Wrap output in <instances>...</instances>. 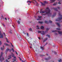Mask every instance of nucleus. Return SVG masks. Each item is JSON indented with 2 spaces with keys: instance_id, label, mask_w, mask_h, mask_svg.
Returning <instances> with one entry per match:
<instances>
[{
  "instance_id": "nucleus-1",
  "label": "nucleus",
  "mask_w": 62,
  "mask_h": 62,
  "mask_svg": "<svg viewBox=\"0 0 62 62\" xmlns=\"http://www.w3.org/2000/svg\"><path fill=\"white\" fill-rule=\"evenodd\" d=\"M51 10L50 9L48 8H47L45 10V11H40V13H44L45 12L47 14H50V15H52V13H50Z\"/></svg>"
},
{
  "instance_id": "nucleus-2",
  "label": "nucleus",
  "mask_w": 62,
  "mask_h": 62,
  "mask_svg": "<svg viewBox=\"0 0 62 62\" xmlns=\"http://www.w3.org/2000/svg\"><path fill=\"white\" fill-rule=\"evenodd\" d=\"M59 15L60 17L58 18L56 20V21H59V22L60 23V22H61V20L62 19V15H61L60 13H59Z\"/></svg>"
},
{
  "instance_id": "nucleus-3",
  "label": "nucleus",
  "mask_w": 62,
  "mask_h": 62,
  "mask_svg": "<svg viewBox=\"0 0 62 62\" xmlns=\"http://www.w3.org/2000/svg\"><path fill=\"white\" fill-rule=\"evenodd\" d=\"M3 52H1L0 56V61H1V62H2V61L4 60V57H2V58H1V57L2 56V55H3Z\"/></svg>"
},
{
  "instance_id": "nucleus-4",
  "label": "nucleus",
  "mask_w": 62,
  "mask_h": 62,
  "mask_svg": "<svg viewBox=\"0 0 62 62\" xmlns=\"http://www.w3.org/2000/svg\"><path fill=\"white\" fill-rule=\"evenodd\" d=\"M11 56L12 57H14V54L12 53H11V55H10V56H9V57L8 58V59H10V58H11Z\"/></svg>"
},
{
  "instance_id": "nucleus-5",
  "label": "nucleus",
  "mask_w": 62,
  "mask_h": 62,
  "mask_svg": "<svg viewBox=\"0 0 62 62\" xmlns=\"http://www.w3.org/2000/svg\"><path fill=\"white\" fill-rule=\"evenodd\" d=\"M58 9H59L60 8V7H57V8H54L53 9H54V10H56V11H57V10Z\"/></svg>"
},
{
  "instance_id": "nucleus-6",
  "label": "nucleus",
  "mask_w": 62,
  "mask_h": 62,
  "mask_svg": "<svg viewBox=\"0 0 62 62\" xmlns=\"http://www.w3.org/2000/svg\"><path fill=\"white\" fill-rule=\"evenodd\" d=\"M3 38V34H1V31H0V38Z\"/></svg>"
},
{
  "instance_id": "nucleus-7",
  "label": "nucleus",
  "mask_w": 62,
  "mask_h": 62,
  "mask_svg": "<svg viewBox=\"0 0 62 62\" xmlns=\"http://www.w3.org/2000/svg\"><path fill=\"white\" fill-rule=\"evenodd\" d=\"M51 57H49L48 58H45V60L47 61H48V60H49L50 58H51Z\"/></svg>"
},
{
  "instance_id": "nucleus-8",
  "label": "nucleus",
  "mask_w": 62,
  "mask_h": 62,
  "mask_svg": "<svg viewBox=\"0 0 62 62\" xmlns=\"http://www.w3.org/2000/svg\"><path fill=\"white\" fill-rule=\"evenodd\" d=\"M56 24L57 25L59 26V27H60V23H56Z\"/></svg>"
},
{
  "instance_id": "nucleus-9",
  "label": "nucleus",
  "mask_w": 62,
  "mask_h": 62,
  "mask_svg": "<svg viewBox=\"0 0 62 62\" xmlns=\"http://www.w3.org/2000/svg\"><path fill=\"white\" fill-rule=\"evenodd\" d=\"M54 15L52 16V17H54L56 15V13H54Z\"/></svg>"
},
{
  "instance_id": "nucleus-10",
  "label": "nucleus",
  "mask_w": 62,
  "mask_h": 62,
  "mask_svg": "<svg viewBox=\"0 0 62 62\" xmlns=\"http://www.w3.org/2000/svg\"><path fill=\"white\" fill-rule=\"evenodd\" d=\"M41 33H41L42 35H45V33L44 31H42V32Z\"/></svg>"
},
{
  "instance_id": "nucleus-11",
  "label": "nucleus",
  "mask_w": 62,
  "mask_h": 62,
  "mask_svg": "<svg viewBox=\"0 0 62 62\" xmlns=\"http://www.w3.org/2000/svg\"><path fill=\"white\" fill-rule=\"evenodd\" d=\"M39 18L38 19H37V20H40V18H41L42 16H38Z\"/></svg>"
},
{
  "instance_id": "nucleus-12",
  "label": "nucleus",
  "mask_w": 62,
  "mask_h": 62,
  "mask_svg": "<svg viewBox=\"0 0 62 62\" xmlns=\"http://www.w3.org/2000/svg\"><path fill=\"white\" fill-rule=\"evenodd\" d=\"M3 48L2 47H1V49L2 51V50H3L4 49V48H5V47H4V46H3Z\"/></svg>"
},
{
  "instance_id": "nucleus-13",
  "label": "nucleus",
  "mask_w": 62,
  "mask_h": 62,
  "mask_svg": "<svg viewBox=\"0 0 62 62\" xmlns=\"http://www.w3.org/2000/svg\"><path fill=\"white\" fill-rule=\"evenodd\" d=\"M47 39H48V38H47L45 39L43 41L44 43V42L46 41H47Z\"/></svg>"
},
{
  "instance_id": "nucleus-14",
  "label": "nucleus",
  "mask_w": 62,
  "mask_h": 62,
  "mask_svg": "<svg viewBox=\"0 0 62 62\" xmlns=\"http://www.w3.org/2000/svg\"><path fill=\"white\" fill-rule=\"evenodd\" d=\"M40 29H44V27L43 26H41V27L40 28Z\"/></svg>"
},
{
  "instance_id": "nucleus-15",
  "label": "nucleus",
  "mask_w": 62,
  "mask_h": 62,
  "mask_svg": "<svg viewBox=\"0 0 62 62\" xmlns=\"http://www.w3.org/2000/svg\"><path fill=\"white\" fill-rule=\"evenodd\" d=\"M4 44V45H5V46H9L8 44H7V43H5Z\"/></svg>"
},
{
  "instance_id": "nucleus-16",
  "label": "nucleus",
  "mask_w": 62,
  "mask_h": 62,
  "mask_svg": "<svg viewBox=\"0 0 62 62\" xmlns=\"http://www.w3.org/2000/svg\"><path fill=\"white\" fill-rule=\"evenodd\" d=\"M58 32L59 34H62V32L60 31H58Z\"/></svg>"
},
{
  "instance_id": "nucleus-17",
  "label": "nucleus",
  "mask_w": 62,
  "mask_h": 62,
  "mask_svg": "<svg viewBox=\"0 0 62 62\" xmlns=\"http://www.w3.org/2000/svg\"><path fill=\"white\" fill-rule=\"evenodd\" d=\"M40 48L42 50H44V48L43 47L41 46L40 47Z\"/></svg>"
},
{
  "instance_id": "nucleus-18",
  "label": "nucleus",
  "mask_w": 62,
  "mask_h": 62,
  "mask_svg": "<svg viewBox=\"0 0 62 62\" xmlns=\"http://www.w3.org/2000/svg\"><path fill=\"white\" fill-rule=\"evenodd\" d=\"M6 40L7 42L8 43H9V42H8V39H7V38H6Z\"/></svg>"
},
{
  "instance_id": "nucleus-19",
  "label": "nucleus",
  "mask_w": 62,
  "mask_h": 62,
  "mask_svg": "<svg viewBox=\"0 0 62 62\" xmlns=\"http://www.w3.org/2000/svg\"><path fill=\"white\" fill-rule=\"evenodd\" d=\"M41 3L42 4V6H45V4L44 3H42V2H41Z\"/></svg>"
},
{
  "instance_id": "nucleus-20",
  "label": "nucleus",
  "mask_w": 62,
  "mask_h": 62,
  "mask_svg": "<svg viewBox=\"0 0 62 62\" xmlns=\"http://www.w3.org/2000/svg\"><path fill=\"white\" fill-rule=\"evenodd\" d=\"M44 3L45 4H47V3H48V2H47V1H44Z\"/></svg>"
},
{
  "instance_id": "nucleus-21",
  "label": "nucleus",
  "mask_w": 62,
  "mask_h": 62,
  "mask_svg": "<svg viewBox=\"0 0 62 62\" xmlns=\"http://www.w3.org/2000/svg\"><path fill=\"white\" fill-rule=\"evenodd\" d=\"M9 50V48H7L6 50V52H8V51Z\"/></svg>"
},
{
  "instance_id": "nucleus-22",
  "label": "nucleus",
  "mask_w": 62,
  "mask_h": 62,
  "mask_svg": "<svg viewBox=\"0 0 62 62\" xmlns=\"http://www.w3.org/2000/svg\"><path fill=\"white\" fill-rule=\"evenodd\" d=\"M61 61H62V60H61V59H60L58 61L59 62H61Z\"/></svg>"
},
{
  "instance_id": "nucleus-23",
  "label": "nucleus",
  "mask_w": 62,
  "mask_h": 62,
  "mask_svg": "<svg viewBox=\"0 0 62 62\" xmlns=\"http://www.w3.org/2000/svg\"><path fill=\"white\" fill-rule=\"evenodd\" d=\"M42 31H38V33H42Z\"/></svg>"
},
{
  "instance_id": "nucleus-24",
  "label": "nucleus",
  "mask_w": 62,
  "mask_h": 62,
  "mask_svg": "<svg viewBox=\"0 0 62 62\" xmlns=\"http://www.w3.org/2000/svg\"><path fill=\"white\" fill-rule=\"evenodd\" d=\"M46 36L48 37V38H50V35H46Z\"/></svg>"
},
{
  "instance_id": "nucleus-25",
  "label": "nucleus",
  "mask_w": 62,
  "mask_h": 62,
  "mask_svg": "<svg viewBox=\"0 0 62 62\" xmlns=\"http://www.w3.org/2000/svg\"><path fill=\"white\" fill-rule=\"evenodd\" d=\"M55 0H52L51 1L52 2H51L50 3H53V2H54V1H55Z\"/></svg>"
},
{
  "instance_id": "nucleus-26",
  "label": "nucleus",
  "mask_w": 62,
  "mask_h": 62,
  "mask_svg": "<svg viewBox=\"0 0 62 62\" xmlns=\"http://www.w3.org/2000/svg\"><path fill=\"white\" fill-rule=\"evenodd\" d=\"M45 22L46 23H47V24H48V22L47 21H45Z\"/></svg>"
},
{
  "instance_id": "nucleus-27",
  "label": "nucleus",
  "mask_w": 62,
  "mask_h": 62,
  "mask_svg": "<svg viewBox=\"0 0 62 62\" xmlns=\"http://www.w3.org/2000/svg\"><path fill=\"white\" fill-rule=\"evenodd\" d=\"M38 23H43V22H41L40 21Z\"/></svg>"
},
{
  "instance_id": "nucleus-28",
  "label": "nucleus",
  "mask_w": 62,
  "mask_h": 62,
  "mask_svg": "<svg viewBox=\"0 0 62 62\" xmlns=\"http://www.w3.org/2000/svg\"><path fill=\"white\" fill-rule=\"evenodd\" d=\"M29 31H32V29L31 28L29 29Z\"/></svg>"
},
{
  "instance_id": "nucleus-29",
  "label": "nucleus",
  "mask_w": 62,
  "mask_h": 62,
  "mask_svg": "<svg viewBox=\"0 0 62 62\" xmlns=\"http://www.w3.org/2000/svg\"><path fill=\"white\" fill-rule=\"evenodd\" d=\"M49 22L50 23H52V21L51 20H49Z\"/></svg>"
},
{
  "instance_id": "nucleus-30",
  "label": "nucleus",
  "mask_w": 62,
  "mask_h": 62,
  "mask_svg": "<svg viewBox=\"0 0 62 62\" xmlns=\"http://www.w3.org/2000/svg\"><path fill=\"white\" fill-rule=\"evenodd\" d=\"M56 31H53L52 32H56Z\"/></svg>"
},
{
  "instance_id": "nucleus-31",
  "label": "nucleus",
  "mask_w": 62,
  "mask_h": 62,
  "mask_svg": "<svg viewBox=\"0 0 62 62\" xmlns=\"http://www.w3.org/2000/svg\"><path fill=\"white\" fill-rule=\"evenodd\" d=\"M46 29L47 31H48V30H49V28H46Z\"/></svg>"
},
{
  "instance_id": "nucleus-32",
  "label": "nucleus",
  "mask_w": 62,
  "mask_h": 62,
  "mask_svg": "<svg viewBox=\"0 0 62 62\" xmlns=\"http://www.w3.org/2000/svg\"><path fill=\"white\" fill-rule=\"evenodd\" d=\"M28 2H29L30 3H31V2H32L30 1H28V0L27 1V2L28 3Z\"/></svg>"
},
{
  "instance_id": "nucleus-33",
  "label": "nucleus",
  "mask_w": 62,
  "mask_h": 62,
  "mask_svg": "<svg viewBox=\"0 0 62 62\" xmlns=\"http://www.w3.org/2000/svg\"><path fill=\"white\" fill-rule=\"evenodd\" d=\"M17 23H18V24H20V21H17Z\"/></svg>"
},
{
  "instance_id": "nucleus-34",
  "label": "nucleus",
  "mask_w": 62,
  "mask_h": 62,
  "mask_svg": "<svg viewBox=\"0 0 62 62\" xmlns=\"http://www.w3.org/2000/svg\"><path fill=\"white\" fill-rule=\"evenodd\" d=\"M22 62H26V60H25L24 61H23V60H22Z\"/></svg>"
},
{
  "instance_id": "nucleus-35",
  "label": "nucleus",
  "mask_w": 62,
  "mask_h": 62,
  "mask_svg": "<svg viewBox=\"0 0 62 62\" xmlns=\"http://www.w3.org/2000/svg\"><path fill=\"white\" fill-rule=\"evenodd\" d=\"M2 44V42L1 41H0V46Z\"/></svg>"
},
{
  "instance_id": "nucleus-36",
  "label": "nucleus",
  "mask_w": 62,
  "mask_h": 62,
  "mask_svg": "<svg viewBox=\"0 0 62 62\" xmlns=\"http://www.w3.org/2000/svg\"><path fill=\"white\" fill-rule=\"evenodd\" d=\"M56 30H60V28H56Z\"/></svg>"
},
{
  "instance_id": "nucleus-37",
  "label": "nucleus",
  "mask_w": 62,
  "mask_h": 62,
  "mask_svg": "<svg viewBox=\"0 0 62 62\" xmlns=\"http://www.w3.org/2000/svg\"><path fill=\"white\" fill-rule=\"evenodd\" d=\"M57 4V2H56V4H55V3H54V4H53V5L54 6H55V5H56Z\"/></svg>"
},
{
  "instance_id": "nucleus-38",
  "label": "nucleus",
  "mask_w": 62,
  "mask_h": 62,
  "mask_svg": "<svg viewBox=\"0 0 62 62\" xmlns=\"http://www.w3.org/2000/svg\"><path fill=\"white\" fill-rule=\"evenodd\" d=\"M12 50L13 52H14V49H13V48H12Z\"/></svg>"
},
{
  "instance_id": "nucleus-39",
  "label": "nucleus",
  "mask_w": 62,
  "mask_h": 62,
  "mask_svg": "<svg viewBox=\"0 0 62 62\" xmlns=\"http://www.w3.org/2000/svg\"><path fill=\"white\" fill-rule=\"evenodd\" d=\"M54 54H57V53L55 52L54 51Z\"/></svg>"
},
{
  "instance_id": "nucleus-40",
  "label": "nucleus",
  "mask_w": 62,
  "mask_h": 62,
  "mask_svg": "<svg viewBox=\"0 0 62 62\" xmlns=\"http://www.w3.org/2000/svg\"><path fill=\"white\" fill-rule=\"evenodd\" d=\"M6 62H9V61L8 62V60L7 59H6Z\"/></svg>"
},
{
  "instance_id": "nucleus-41",
  "label": "nucleus",
  "mask_w": 62,
  "mask_h": 62,
  "mask_svg": "<svg viewBox=\"0 0 62 62\" xmlns=\"http://www.w3.org/2000/svg\"><path fill=\"white\" fill-rule=\"evenodd\" d=\"M60 2H61V1H60L58 3L59 4H61V3H60Z\"/></svg>"
},
{
  "instance_id": "nucleus-42",
  "label": "nucleus",
  "mask_w": 62,
  "mask_h": 62,
  "mask_svg": "<svg viewBox=\"0 0 62 62\" xmlns=\"http://www.w3.org/2000/svg\"><path fill=\"white\" fill-rule=\"evenodd\" d=\"M13 57H14V59H16V57L14 56Z\"/></svg>"
},
{
  "instance_id": "nucleus-43",
  "label": "nucleus",
  "mask_w": 62,
  "mask_h": 62,
  "mask_svg": "<svg viewBox=\"0 0 62 62\" xmlns=\"http://www.w3.org/2000/svg\"><path fill=\"white\" fill-rule=\"evenodd\" d=\"M9 33H10V34H12V32H11V31H10L9 32Z\"/></svg>"
},
{
  "instance_id": "nucleus-44",
  "label": "nucleus",
  "mask_w": 62,
  "mask_h": 62,
  "mask_svg": "<svg viewBox=\"0 0 62 62\" xmlns=\"http://www.w3.org/2000/svg\"><path fill=\"white\" fill-rule=\"evenodd\" d=\"M18 58H19L20 59V60L21 61L22 60L21 59V58H20V57H18Z\"/></svg>"
},
{
  "instance_id": "nucleus-45",
  "label": "nucleus",
  "mask_w": 62,
  "mask_h": 62,
  "mask_svg": "<svg viewBox=\"0 0 62 62\" xmlns=\"http://www.w3.org/2000/svg\"><path fill=\"white\" fill-rule=\"evenodd\" d=\"M47 44H48V43L46 42V44H45V45L44 46H45V45H47Z\"/></svg>"
},
{
  "instance_id": "nucleus-46",
  "label": "nucleus",
  "mask_w": 62,
  "mask_h": 62,
  "mask_svg": "<svg viewBox=\"0 0 62 62\" xmlns=\"http://www.w3.org/2000/svg\"><path fill=\"white\" fill-rule=\"evenodd\" d=\"M34 1H35V2H36V3H37V4H38V3H37V1H36V0H34Z\"/></svg>"
},
{
  "instance_id": "nucleus-47",
  "label": "nucleus",
  "mask_w": 62,
  "mask_h": 62,
  "mask_svg": "<svg viewBox=\"0 0 62 62\" xmlns=\"http://www.w3.org/2000/svg\"><path fill=\"white\" fill-rule=\"evenodd\" d=\"M38 39L39 40L40 39V38L39 37H38Z\"/></svg>"
},
{
  "instance_id": "nucleus-48",
  "label": "nucleus",
  "mask_w": 62,
  "mask_h": 62,
  "mask_svg": "<svg viewBox=\"0 0 62 62\" xmlns=\"http://www.w3.org/2000/svg\"><path fill=\"white\" fill-rule=\"evenodd\" d=\"M15 52L16 53V54H18V53H17V52H16V51H15Z\"/></svg>"
},
{
  "instance_id": "nucleus-49",
  "label": "nucleus",
  "mask_w": 62,
  "mask_h": 62,
  "mask_svg": "<svg viewBox=\"0 0 62 62\" xmlns=\"http://www.w3.org/2000/svg\"><path fill=\"white\" fill-rule=\"evenodd\" d=\"M36 29H39V27L37 28H36Z\"/></svg>"
},
{
  "instance_id": "nucleus-50",
  "label": "nucleus",
  "mask_w": 62,
  "mask_h": 62,
  "mask_svg": "<svg viewBox=\"0 0 62 62\" xmlns=\"http://www.w3.org/2000/svg\"><path fill=\"white\" fill-rule=\"evenodd\" d=\"M3 34H4V36H6V35H5V32L3 33Z\"/></svg>"
},
{
  "instance_id": "nucleus-51",
  "label": "nucleus",
  "mask_w": 62,
  "mask_h": 62,
  "mask_svg": "<svg viewBox=\"0 0 62 62\" xmlns=\"http://www.w3.org/2000/svg\"><path fill=\"white\" fill-rule=\"evenodd\" d=\"M2 25L4 26H5V24H2Z\"/></svg>"
},
{
  "instance_id": "nucleus-52",
  "label": "nucleus",
  "mask_w": 62,
  "mask_h": 62,
  "mask_svg": "<svg viewBox=\"0 0 62 62\" xmlns=\"http://www.w3.org/2000/svg\"><path fill=\"white\" fill-rule=\"evenodd\" d=\"M35 55H36V56H37V54H36V53H35Z\"/></svg>"
},
{
  "instance_id": "nucleus-53",
  "label": "nucleus",
  "mask_w": 62,
  "mask_h": 62,
  "mask_svg": "<svg viewBox=\"0 0 62 62\" xmlns=\"http://www.w3.org/2000/svg\"><path fill=\"white\" fill-rule=\"evenodd\" d=\"M27 36H28V33H27Z\"/></svg>"
},
{
  "instance_id": "nucleus-54",
  "label": "nucleus",
  "mask_w": 62,
  "mask_h": 62,
  "mask_svg": "<svg viewBox=\"0 0 62 62\" xmlns=\"http://www.w3.org/2000/svg\"><path fill=\"white\" fill-rule=\"evenodd\" d=\"M30 48H32V47L31 46H30Z\"/></svg>"
},
{
  "instance_id": "nucleus-55",
  "label": "nucleus",
  "mask_w": 62,
  "mask_h": 62,
  "mask_svg": "<svg viewBox=\"0 0 62 62\" xmlns=\"http://www.w3.org/2000/svg\"><path fill=\"white\" fill-rule=\"evenodd\" d=\"M11 49H10V50H9V52H11Z\"/></svg>"
},
{
  "instance_id": "nucleus-56",
  "label": "nucleus",
  "mask_w": 62,
  "mask_h": 62,
  "mask_svg": "<svg viewBox=\"0 0 62 62\" xmlns=\"http://www.w3.org/2000/svg\"><path fill=\"white\" fill-rule=\"evenodd\" d=\"M5 20H7V19L6 18H5Z\"/></svg>"
},
{
  "instance_id": "nucleus-57",
  "label": "nucleus",
  "mask_w": 62,
  "mask_h": 62,
  "mask_svg": "<svg viewBox=\"0 0 62 62\" xmlns=\"http://www.w3.org/2000/svg\"><path fill=\"white\" fill-rule=\"evenodd\" d=\"M36 26L37 27H39V26L38 25V26Z\"/></svg>"
},
{
  "instance_id": "nucleus-58",
  "label": "nucleus",
  "mask_w": 62,
  "mask_h": 62,
  "mask_svg": "<svg viewBox=\"0 0 62 62\" xmlns=\"http://www.w3.org/2000/svg\"><path fill=\"white\" fill-rule=\"evenodd\" d=\"M12 26L13 27H14V28H15V27L13 25H12Z\"/></svg>"
},
{
  "instance_id": "nucleus-59",
  "label": "nucleus",
  "mask_w": 62,
  "mask_h": 62,
  "mask_svg": "<svg viewBox=\"0 0 62 62\" xmlns=\"http://www.w3.org/2000/svg\"><path fill=\"white\" fill-rule=\"evenodd\" d=\"M46 15V14H43V15Z\"/></svg>"
},
{
  "instance_id": "nucleus-60",
  "label": "nucleus",
  "mask_w": 62,
  "mask_h": 62,
  "mask_svg": "<svg viewBox=\"0 0 62 62\" xmlns=\"http://www.w3.org/2000/svg\"><path fill=\"white\" fill-rule=\"evenodd\" d=\"M40 56H44V55H40Z\"/></svg>"
},
{
  "instance_id": "nucleus-61",
  "label": "nucleus",
  "mask_w": 62,
  "mask_h": 62,
  "mask_svg": "<svg viewBox=\"0 0 62 62\" xmlns=\"http://www.w3.org/2000/svg\"><path fill=\"white\" fill-rule=\"evenodd\" d=\"M11 45L13 47V46L12 45Z\"/></svg>"
},
{
  "instance_id": "nucleus-62",
  "label": "nucleus",
  "mask_w": 62,
  "mask_h": 62,
  "mask_svg": "<svg viewBox=\"0 0 62 62\" xmlns=\"http://www.w3.org/2000/svg\"><path fill=\"white\" fill-rule=\"evenodd\" d=\"M24 34H25V35H26V33H24Z\"/></svg>"
},
{
  "instance_id": "nucleus-63",
  "label": "nucleus",
  "mask_w": 62,
  "mask_h": 62,
  "mask_svg": "<svg viewBox=\"0 0 62 62\" xmlns=\"http://www.w3.org/2000/svg\"><path fill=\"white\" fill-rule=\"evenodd\" d=\"M46 55H48V54H46Z\"/></svg>"
},
{
  "instance_id": "nucleus-64",
  "label": "nucleus",
  "mask_w": 62,
  "mask_h": 62,
  "mask_svg": "<svg viewBox=\"0 0 62 62\" xmlns=\"http://www.w3.org/2000/svg\"><path fill=\"white\" fill-rule=\"evenodd\" d=\"M14 61H16V59H14Z\"/></svg>"
}]
</instances>
